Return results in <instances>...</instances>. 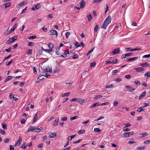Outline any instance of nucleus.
<instances>
[{
    "label": "nucleus",
    "mask_w": 150,
    "mask_h": 150,
    "mask_svg": "<svg viewBox=\"0 0 150 150\" xmlns=\"http://www.w3.org/2000/svg\"><path fill=\"white\" fill-rule=\"evenodd\" d=\"M111 20V18L110 16H109L105 21L103 23V25L101 27V28H103L104 29L106 28L107 27L108 25L110 23Z\"/></svg>",
    "instance_id": "1"
},
{
    "label": "nucleus",
    "mask_w": 150,
    "mask_h": 150,
    "mask_svg": "<svg viewBox=\"0 0 150 150\" xmlns=\"http://www.w3.org/2000/svg\"><path fill=\"white\" fill-rule=\"evenodd\" d=\"M133 134L134 132L132 131H131L128 132H125L122 134V137H129L132 135Z\"/></svg>",
    "instance_id": "2"
},
{
    "label": "nucleus",
    "mask_w": 150,
    "mask_h": 150,
    "mask_svg": "<svg viewBox=\"0 0 150 150\" xmlns=\"http://www.w3.org/2000/svg\"><path fill=\"white\" fill-rule=\"evenodd\" d=\"M126 51L127 52L128 51H135L137 50H141V49L140 48H134V49H132L131 47H129V48H126L125 49Z\"/></svg>",
    "instance_id": "3"
},
{
    "label": "nucleus",
    "mask_w": 150,
    "mask_h": 150,
    "mask_svg": "<svg viewBox=\"0 0 150 150\" xmlns=\"http://www.w3.org/2000/svg\"><path fill=\"white\" fill-rule=\"evenodd\" d=\"M120 49L119 48H117L115 49L113 52L110 53V54H112V55L118 54L120 53Z\"/></svg>",
    "instance_id": "4"
},
{
    "label": "nucleus",
    "mask_w": 150,
    "mask_h": 150,
    "mask_svg": "<svg viewBox=\"0 0 150 150\" xmlns=\"http://www.w3.org/2000/svg\"><path fill=\"white\" fill-rule=\"evenodd\" d=\"M63 53V54H62L61 57H66L67 56V54H69V50H65Z\"/></svg>",
    "instance_id": "5"
},
{
    "label": "nucleus",
    "mask_w": 150,
    "mask_h": 150,
    "mask_svg": "<svg viewBox=\"0 0 150 150\" xmlns=\"http://www.w3.org/2000/svg\"><path fill=\"white\" fill-rule=\"evenodd\" d=\"M22 142V137L21 136H19V137L18 139L15 142V145H14V146H16L17 145L18 143L19 145H21Z\"/></svg>",
    "instance_id": "6"
},
{
    "label": "nucleus",
    "mask_w": 150,
    "mask_h": 150,
    "mask_svg": "<svg viewBox=\"0 0 150 150\" xmlns=\"http://www.w3.org/2000/svg\"><path fill=\"white\" fill-rule=\"evenodd\" d=\"M48 135L49 136V137L50 138H54L56 137L57 135V133L56 132H51L49 133Z\"/></svg>",
    "instance_id": "7"
},
{
    "label": "nucleus",
    "mask_w": 150,
    "mask_h": 150,
    "mask_svg": "<svg viewBox=\"0 0 150 150\" xmlns=\"http://www.w3.org/2000/svg\"><path fill=\"white\" fill-rule=\"evenodd\" d=\"M117 59H116L115 61H105V64L107 65L109 64H116L117 63Z\"/></svg>",
    "instance_id": "8"
},
{
    "label": "nucleus",
    "mask_w": 150,
    "mask_h": 150,
    "mask_svg": "<svg viewBox=\"0 0 150 150\" xmlns=\"http://www.w3.org/2000/svg\"><path fill=\"white\" fill-rule=\"evenodd\" d=\"M50 35H55L56 36H57L58 34L56 30H50Z\"/></svg>",
    "instance_id": "9"
},
{
    "label": "nucleus",
    "mask_w": 150,
    "mask_h": 150,
    "mask_svg": "<svg viewBox=\"0 0 150 150\" xmlns=\"http://www.w3.org/2000/svg\"><path fill=\"white\" fill-rule=\"evenodd\" d=\"M17 38V35H15L13 38H11L9 39V43H13L15 41Z\"/></svg>",
    "instance_id": "10"
},
{
    "label": "nucleus",
    "mask_w": 150,
    "mask_h": 150,
    "mask_svg": "<svg viewBox=\"0 0 150 150\" xmlns=\"http://www.w3.org/2000/svg\"><path fill=\"white\" fill-rule=\"evenodd\" d=\"M134 69L136 70L138 72H140L143 71L144 69L142 67H138L137 68H134Z\"/></svg>",
    "instance_id": "11"
},
{
    "label": "nucleus",
    "mask_w": 150,
    "mask_h": 150,
    "mask_svg": "<svg viewBox=\"0 0 150 150\" xmlns=\"http://www.w3.org/2000/svg\"><path fill=\"white\" fill-rule=\"evenodd\" d=\"M84 101L85 100L84 99L80 98H77V102L81 105H82Z\"/></svg>",
    "instance_id": "12"
},
{
    "label": "nucleus",
    "mask_w": 150,
    "mask_h": 150,
    "mask_svg": "<svg viewBox=\"0 0 150 150\" xmlns=\"http://www.w3.org/2000/svg\"><path fill=\"white\" fill-rule=\"evenodd\" d=\"M36 129V128L35 127L33 126H30L28 129L27 130V131H33L34 130H35Z\"/></svg>",
    "instance_id": "13"
},
{
    "label": "nucleus",
    "mask_w": 150,
    "mask_h": 150,
    "mask_svg": "<svg viewBox=\"0 0 150 150\" xmlns=\"http://www.w3.org/2000/svg\"><path fill=\"white\" fill-rule=\"evenodd\" d=\"M80 8H82L84 7L85 5V1L84 0H82L81 2L80 3Z\"/></svg>",
    "instance_id": "14"
},
{
    "label": "nucleus",
    "mask_w": 150,
    "mask_h": 150,
    "mask_svg": "<svg viewBox=\"0 0 150 150\" xmlns=\"http://www.w3.org/2000/svg\"><path fill=\"white\" fill-rule=\"evenodd\" d=\"M11 2H8L3 4V6H5V8L6 9L7 8L9 7L11 5Z\"/></svg>",
    "instance_id": "15"
},
{
    "label": "nucleus",
    "mask_w": 150,
    "mask_h": 150,
    "mask_svg": "<svg viewBox=\"0 0 150 150\" xmlns=\"http://www.w3.org/2000/svg\"><path fill=\"white\" fill-rule=\"evenodd\" d=\"M27 146L28 145L26 144V143L25 142L23 143L21 147V148L25 149L27 147Z\"/></svg>",
    "instance_id": "16"
},
{
    "label": "nucleus",
    "mask_w": 150,
    "mask_h": 150,
    "mask_svg": "<svg viewBox=\"0 0 150 150\" xmlns=\"http://www.w3.org/2000/svg\"><path fill=\"white\" fill-rule=\"evenodd\" d=\"M146 94V92L145 91H144L142 94L140 95L139 97V99H140L142 98H143L145 96Z\"/></svg>",
    "instance_id": "17"
},
{
    "label": "nucleus",
    "mask_w": 150,
    "mask_h": 150,
    "mask_svg": "<svg viewBox=\"0 0 150 150\" xmlns=\"http://www.w3.org/2000/svg\"><path fill=\"white\" fill-rule=\"evenodd\" d=\"M27 3V2H26L25 1H23L22 2L20 3L17 6V7H18V6H19L20 7H21V6H23V5L26 4Z\"/></svg>",
    "instance_id": "18"
},
{
    "label": "nucleus",
    "mask_w": 150,
    "mask_h": 150,
    "mask_svg": "<svg viewBox=\"0 0 150 150\" xmlns=\"http://www.w3.org/2000/svg\"><path fill=\"white\" fill-rule=\"evenodd\" d=\"M9 96L11 99H12L13 100L16 101L18 99V98L14 97L13 95H12L11 93L10 95Z\"/></svg>",
    "instance_id": "19"
},
{
    "label": "nucleus",
    "mask_w": 150,
    "mask_h": 150,
    "mask_svg": "<svg viewBox=\"0 0 150 150\" xmlns=\"http://www.w3.org/2000/svg\"><path fill=\"white\" fill-rule=\"evenodd\" d=\"M38 113H36L34 116L33 117V123H34L35 122L36 120L38 119Z\"/></svg>",
    "instance_id": "20"
},
{
    "label": "nucleus",
    "mask_w": 150,
    "mask_h": 150,
    "mask_svg": "<svg viewBox=\"0 0 150 150\" xmlns=\"http://www.w3.org/2000/svg\"><path fill=\"white\" fill-rule=\"evenodd\" d=\"M148 135V134L146 132H144L143 134H140V136L142 135V136L140 137L141 138H144Z\"/></svg>",
    "instance_id": "21"
},
{
    "label": "nucleus",
    "mask_w": 150,
    "mask_h": 150,
    "mask_svg": "<svg viewBox=\"0 0 150 150\" xmlns=\"http://www.w3.org/2000/svg\"><path fill=\"white\" fill-rule=\"evenodd\" d=\"M57 50H58L56 51L55 52L56 54L58 55H60V56L61 57V55H62V54H63V53L61 52L60 51V50H58V49L57 48Z\"/></svg>",
    "instance_id": "22"
},
{
    "label": "nucleus",
    "mask_w": 150,
    "mask_h": 150,
    "mask_svg": "<svg viewBox=\"0 0 150 150\" xmlns=\"http://www.w3.org/2000/svg\"><path fill=\"white\" fill-rule=\"evenodd\" d=\"M13 76H7L6 78L4 81V82H6L9 81V80H10L11 79H12V78H13Z\"/></svg>",
    "instance_id": "23"
},
{
    "label": "nucleus",
    "mask_w": 150,
    "mask_h": 150,
    "mask_svg": "<svg viewBox=\"0 0 150 150\" xmlns=\"http://www.w3.org/2000/svg\"><path fill=\"white\" fill-rule=\"evenodd\" d=\"M126 87L127 88H129V91L131 92H132V91H134L135 90V89L132 88L131 86H126Z\"/></svg>",
    "instance_id": "24"
},
{
    "label": "nucleus",
    "mask_w": 150,
    "mask_h": 150,
    "mask_svg": "<svg viewBox=\"0 0 150 150\" xmlns=\"http://www.w3.org/2000/svg\"><path fill=\"white\" fill-rule=\"evenodd\" d=\"M87 17L89 21H90L92 19V16L91 14H89L88 13Z\"/></svg>",
    "instance_id": "25"
},
{
    "label": "nucleus",
    "mask_w": 150,
    "mask_h": 150,
    "mask_svg": "<svg viewBox=\"0 0 150 150\" xmlns=\"http://www.w3.org/2000/svg\"><path fill=\"white\" fill-rule=\"evenodd\" d=\"M85 132L84 129H82L78 131L77 133L78 134H81L84 133Z\"/></svg>",
    "instance_id": "26"
},
{
    "label": "nucleus",
    "mask_w": 150,
    "mask_h": 150,
    "mask_svg": "<svg viewBox=\"0 0 150 150\" xmlns=\"http://www.w3.org/2000/svg\"><path fill=\"white\" fill-rule=\"evenodd\" d=\"M94 25H96L95 26V27L94 28V30L96 32L98 29V26L97 23L95 24Z\"/></svg>",
    "instance_id": "27"
},
{
    "label": "nucleus",
    "mask_w": 150,
    "mask_h": 150,
    "mask_svg": "<svg viewBox=\"0 0 150 150\" xmlns=\"http://www.w3.org/2000/svg\"><path fill=\"white\" fill-rule=\"evenodd\" d=\"M140 65L141 66H142V67H146L148 66L149 65L146 62L141 64Z\"/></svg>",
    "instance_id": "28"
},
{
    "label": "nucleus",
    "mask_w": 150,
    "mask_h": 150,
    "mask_svg": "<svg viewBox=\"0 0 150 150\" xmlns=\"http://www.w3.org/2000/svg\"><path fill=\"white\" fill-rule=\"evenodd\" d=\"M35 6L36 10H38L41 7V6L40 4H39Z\"/></svg>",
    "instance_id": "29"
},
{
    "label": "nucleus",
    "mask_w": 150,
    "mask_h": 150,
    "mask_svg": "<svg viewBox=\"0 0 150 150\" xmlns=\"http://www.w3.org/2000/svg\"><path fill=\"white\" fill-rule=\"evenodd\" d=\"M144 109H143L142 107H140L138 108L137 111L139 112H141L142 111H144Z\"/></svg>",
    "instance_id": "30"
},
{
    "label": "nucleus",
    "mask_w": 150,
    "mask_h": 150,
    "mask_svg": "<svg viewBox=\"0 0 150 150\" xmlns=\"http://www.w3.org/2000/svg\"><path fill=\"white\" fill-rule=\"evenodd\" d=\"M150 71H148L147 73L144 74L145 77H150Z\"/></svg>",
    "instance_id": "31"
},
{
    "label": "nucleus",
    "mask_w": 150,
    "mask_h": 150,
    "mask_svg": "<svg viewBox=\"0 0 150 150\" xmlns=\"http://www.w3.org/2000/svg\"><path fill=\"white\" fill-rule=\"evenodd\" d=\"M103 97V96L102 95H98L97 96H95L94 98V99L97 100L98 99L100 98Z\"/></svg>",
    "instance_id": "32"
},
{
    "label": "nucleus",
    "mask_w": 150,
    "mask_h": 150,
    "mask_svg": "<svg viewBox=\"0 0 150 150\" xmlns=\"http://www.w3.org/2000/svg\"><path fill=\"white\" fill-rule=\"evenodd\" d=\"M1 126H2V128L4 129H7V125L6 124H4L3 123H2L1 124Z\"/></svg>",
    "instance_id": "33"
},
{
    "label": "nucleus",
    "mask_w": 150,
    "mask_h": 150,
    "mask_svg": "<svg viewBox=\"0 0 150 150\" xmlns=\"http://www.w3.org/2000/svg\"><path fill=\"white\" fill-rule=\"evenodd\" d=\"M94 131L96 132H100L101 130L99 128H96L94 129Z\"/></svg>",
    "instance_id": "34"
},
{
    "label": "nucleus",
    "mask_w": 150,
    "mask_h": 150,
    "mask_svg": "<svg viewBox=\"0 0 150 150\" xmlns=\"http://www.w3.org/2000/svg\"><path fill=\"white\" fill-rule=\"evenodd\" d=\"M36 37H37V36L35 35L32 36H31L28 38V39L29 40H33V39H35L36 38Z\"/></svg>",
    "instance_id": "35"
},
{
    "label": "nucleus",
    "mask_w": 150,
    "mask_h": 150,
    "mask_svg": "<svg viewBox=\"0 0 150 150\" xmlns=\"http://www.w3.org/2000/svg\"><path fill=\"white\" fill-rule=\"evenodd\" d=\"M43 50H44V51L46 52H47L49 53L50 54V53H51V51H52V50L51 49H50V50H47V49L46 50V49H44Z\"/></svg>",
    "instance_id": "36"
},
{
    "label": "nucleus",
    "mask_w": 150,
    "mask_h": 150,
    "mask_svg": "<svg viewBox=\"0 0 150 150\" xmlns=\"http://www.w3.org/2000/svg\"><path fill=\"white\" fill-rule=\"evenodd\" d=\"M48 47L50 49H52L53 47V45L52 43H50Z\"/></svg>",
    "instance_id": "37"
},
{
    "label": "nucleus",
    "mask_w": 150,
    "mask_h": 150,
    "mask_svg": "<svg viewBox=\"0 0 150 150\" xmlns=\"http://www.w3.org/2000/svg\"><path fill=\"white\" fill-rule=\"evenodd\" d=\"M17 25V23H16L13 26V28L11 29V30L14 31L15 29L16 28Z\"/></svg>",
    "instance_id": "38"
},
{
    "label": "nucleus",
    "mask_w": 150,
    "mask_h": 150,
    "mask_svg": "<svg viewBox=\"0 0 150 150\" xmlns=\"http://www.w3.org/2000/svg\"><path fill=\"white\" fill-rule=\"evenodd\" d=\"M70 92H68L67 93H65L64 94H62V97H64L65 96H67L69 95L70 94Z\"/></svg>",
    "instance_id": "39"
},
{
    "label": "nucleus",
    "mask_w": 150,
    "mask_h": 150,
    "mask_svg": "<svg viewBox=\"0 0 150 150\" xmlns=\"http://www.w3.org/2000/svg\"><path fill=\"white\" fill-rule=\"evenodd\" d=\"M118 72V71L117 70H115L113 71L112 72V74L113 75H115Z\"/></svg>",
    "instance_id": "40"
},
{
    "label": "nucleus",
    "mask_w": 150,
    "mask_h": 150,
    "mask_svg": "<svg viewBox=\"0 0 150 150\" xmlns=\"http://www.w3.org/2000/svg\"><path fill=\"white\" fill-rule=\"evenodd\" d=\"M33 51L32 49H29L28 50V52H27V54H31Z\"/></svg>",
    "instance_id": "41"
},
{
    "label": "nucleus",
    "mask_w": 150,
    "mask_h": 150,
    "mask_svg": "<svg viewBox=\"0 0 150 150\" xmlns=\"http://www.w3.org/2000/svg\"><path fill=\"white\" fill-rule=\"evenodd\" d=\"M58 119L57 120V121L56 120H55L53 125L54 126H56L58 124Z\"/></svg>",
    "instance_id": "42"
},
{
    "label": "nucleus",
    "mask_w": 150,
    "mask_h": 150,
    "mask_svg": "<svg viewBox=\"0 0 150 150\" xmlns=\"http://www.w3.org/2000/svg\"><path fill=\"white\" fill-rule=\"evenodd\" d=\"M78 117V116H75L73 117H71L70 119V120H73L76 119Z\"/></svg>",
    "instance_id": "43"
},
{
    "label": "nucleus",
    "mask_w": 150,
    "mask_h": 150,
    "mask_svg": "<svg viewBox=\"0 0 150 150\" xmlns=\"http://www.w3.org/2000/svg\"><path fill=\"white\" fill-rule=\"evenodd\" d=\"M96 62H94V63H92L90 64V67H94L96 65Z\"/></svg>",
    "instance_id": "44"
},
{
    "label": "nucleus",
    "mask_w": 150,
    "mask_h": 150,
    "mask_svg": "<svg viewBox=\"0 0 150 150\" xmlns=\"http://www.w3.org/2000/svg\"><path fill=\"white\" fill-rule=\"evenodd\" d=\"M125 128L129 127L131 126V125L129 123H128L125 124Z\"/></svg>",
    "instance_id": "45"
},
{
    "label": "nucleus",
    "mask_w": 150,
    "mask_h": 150,
    "mask_svg": "<svg viewBox=\"0 0 150 150\" xmlns=\"http://www.w3.org/2000/svg\"><path fill=\"white\" fill-rule=\"evenodd\" d=\"M75 42L76 43L75 44V45L76 46V48L78 47H79L80 46V44H79L78 42L76 41Z\"/></svg>",
    "instance_id": "46"
},
{
    "label": "nucleus",
    "mask_w": 150,
    "mask_h": 150,
    "mask_svg": "<svg viewBox=\"0 0 150 150\" xmlns=\"http://www.w3.org/2000/svg\"><path fill=\"white\" fill-rule=\"evenodd\" d=\"M144 144H147L150 143V139L146 140L144 142Z\"/></svg>",
    "instance_id": "47"
},
{
    "label": "nucleus",
    "mask_w": 150,
    "mask_h": 150,
    "mask_svg": "<svg viewBox=\"0 0 150 150\" xmlns=\"http://www.w3.org/2000/svg\"><path fill=\"white\" fill-rule=\"evenodd\" d=\"M9 141V139L8 138H5L4 140V142L6 143H8Z\"/></svg>",
    "instance_id": "48"
},
{
    "label": "nucleus",
    "mask_w": 150,
    "mask_h": 150,
    "mask_svg": "<svg viewBox=\"0 0 150 150\" xmlns=\"http://www.w3.org/2000/svg\"><path fill=\"white\" fill-rule=\"evenodd\" d=\"M70 32H67L66 33L65 36L67 38H68L69 36L70 35Z\"/></svg>",
    "instance_id": "49"
},
{
    "label": "nucleus",
    "mask_w": 150,
    "mask_h": 150,
    "mask_svg": "<svg viewBox=\"0 0 150 150\" xmlns=\"http://www.w3.org/2000/svg\"><path fill=\"white\" fill-rule=\"evenodd\" d=\"M150 57V54L145 55L142 57L143 58H148Z\"/></svg>",
    "instance_id": "50"
},
{
    "label": "nucleus",
    "mask_w": 150,
    "mask_h": 150,
    "mask_svg": "<svg viewBox=\"0 0 150 150\" xmlns=\"http://www.w3.org/2000/svg\"><path fill=\"white\" fill-rule=\"evenodd\" d=\"M102 0H94L93 1V3H100L101 1H102Z\"/></svg>",
    "instance_id": "51"
},
{
    "label": "nucleus",
    "mask_w": 150,
    "mask_h": 150,
    "mask_svg": "<svg viewBox=\"0 0 150 150\" xmlns=\"http://www.w3.org/2000/svg\"><path fill=\"white\" fill-rule=\"evenodd\" d=\"M42 76H43V75H40L38 78V79L40 80V81H42L43 79H44L42 77Z\"/></svg>",
    "instance_id": "52"
},
{
    "label": "nucleus",
    "mask_w": 150,
    "mask_h": 150,
    "mask_svg": "<svg viewBox=\"0 0 150 150\" xmlns=\"http://www.w3.org/2000/svg\"><path fill=\"white\" fill-rule=\"evenodd\" d=\"M34 45V44L32 42H29L28 45V46H32Z\"/></svg>",
    "instance_id": "53"
},
{
    "label": "nucleus",
    "mask_w": 150,
    "mask_h": 150,
    "mask_svg": "<svg viewBox=\"0 0 150 150\" xmlns=\"http://www.w3.org/2000/svg\"><path fill=\"white\" fill-rule=\"evenodd\" d=\"M115 81L119 82V81H122V79L121 78H118L117 79H115Z\"/></svg>",
    "instance_id": "54"
},
{
    "label": "nucleus",
    "mask_w": 150,
    "mask_h": 150,
    "mask_svg": "<svg viewBox=\"0 0 150 150\" xmlns=\"http://www.w3.org/2000/svg\"><path fill=\"white\" fill-rule=\"evenodd\" d=\"M27 7H25L24 9L22 10V11H21V14H22L25 12L27 9Z\"/></svg>",
    "instance_id": "55"
},
{
    "label": "nucleus",
    "mask_w": 150,
    "mask_h": 150,
    "mask_svg": "<svg viewBox=\"0 0 150 150\" xmlns=\"http://www.w3.org/2000/svg\"><path fill=\"white\" fill-rule=\"evenodd\" d=\"M145 147L142 146L137 148V149L138 150H142L145 149Z\"/></svg>",
    "instance_id": "56"
},
{
    "label": "nucleus",
    "mask_w": 150,
    "mask_h": 150,
    "mask_svg": "<svg viewBox=\"0 0 150 150\" xmlns=\"http://www.w3.org/2000/svg\"><path fill=\"white\" fill-rule=\"evenodd\" d=\"M48 69L47 68H45L44 69H43V73L44 74L46 72H48Z\"/></svg>",
    "instance_id": "57"
},
{
    "label": "nucleus",
    "mask_w": 150,
    "mask_h": 150,
    "mask_svg": "<svg viewBox=\"0 0 150 150\" xmlns=\"http://www.w3.org/2000/svg\"><path fill=\"white\" fill-rule=\"evenodd\" d=\"M13 62V60H11L8 62L7 64H6V66L9 65L11 63H12Z\"/></svg>",
    "instance_id": "58"
},
{
    "label": "nucleus",
    "mask_w": 150,
    "mask_h": 150,
    "mask_svg": "<svg viewBox=\"0 0 150 150\" xmlns=\"http://www.w3.org/2000/svg\"><path fill=\"white\" fill-rule=\"evenodd\" d=\"M138 58V57H135L133 58H131V61H133L134 60H137Z\"/></svg>",
    "instance_id": "59"
},
{
    "label": "nucleus",
    "mask_w": 150,
    "mask_h": 150,
    "mask_svg": "<svg viewBox=\"0 0 150 150\" xmlns=\"http://www.w3.org/2000/svg\"><path fill=\"white\" fill-rule=\"evenodd\" d=\"M12 49V48L11 47H10L6 49L5 50L7 52H9Z\"/></svg>",
    "instance_id": "60"
},
{
    "label": "nucleus",
    "mask_w": 150,
    "mask_h": 150,
    "mask_svg": "<svg viewBox=\"0 0 150 150\" xmlns=\"http://www.w3.org/2000/svg\"><path fill=\"white\" fill-rule=\"evenodd\" d=\"M41 50H39V53L40 54H42L43 51L44 50V49L42 47H41Z\"/></svg>",
    "instance_id": "61"
},
{
    "label": "nucleus",
    "mask_w": 150,
    "mask_h": 150,
    "mask_svg": "<svg viewBox=\"0 0 150 150\" xmlns=\"http://www.w3.org/2000/svg\"><path fill=\"white\" fill-rule=\"evenodd\" d=\"M61 119L62 121H66L67 120V117H62L61 118Z\"/></svg>",
    "instance_id": "62"
},
{
    "label": "nucleus",
    "mask_w": 150,
    "mask_h": 150,
    "mask_svg": "<svg viewBox=\"0 0 150 150\" xmlns=\"http://www.w3.org/2000/svg\"><path fill=\"white\" fill-rule=\"evenodd\" d=\"M125 77L128 79H129L131 78V76L130 75H126L125 76Z\"/></svg>",
    "instance_id": "63"
},
{
    "label": "nucleus",
    "mask_w": 150,
    "mask_h": 150,
    "mask_svg": "<svg viewBox=\"0 0 150 150\" xmlns=\"http://www.w3.org/2000/svg\"><path fill=\"white\" fill-rule=\"evenodd\" d=\"M21 122L22 124H25V120L23 118V119H21Z\"/></svg>",
    "instance_id": "64"
}]
</instances>
